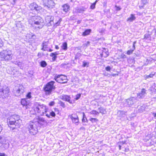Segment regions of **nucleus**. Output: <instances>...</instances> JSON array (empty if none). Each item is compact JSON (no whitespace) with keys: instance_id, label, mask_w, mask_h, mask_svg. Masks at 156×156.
I'll return each instance as SVG.
<instances>
[{"instance_id":"nucleus-1","label":"nucleus","mask_w":156,"mask_h":156,"mask_svg":"<svg viewBox=\"0 0 156 156\" xmlns=\"http://www.w3.org/2000/svg\"><path fill=\"white\" fill-rule=\"evenodd\" d=\"M29 23L36 28L41 29L44 25L43 19L39 16L31 17L28 20Z\"/></svg>"},{"instance_id":"nucleus-2","label":"nucleus","mask_w":156,"mask_h":156,"mask_svg":"<svg viewBox=\"0 0 156 156\" xmlns=\"http://www.w3.org/2000/svg\"><path fill=\"white\" fill-rule=\"evenodd\" d=\"M22 120L20 116L16 115H13L8 119L7 122L8 125L12 126V129L19 128L21 125ZM12 127V126H10Z\"/></svg>"},{"instance_id":"nucleus-3","label":"nucleus","mask_w":156,"mask_h":156,"mask_svg":"<svg viewBox=\"0 0 156 156\" xmlns=\"http://www.w3.org/2000/svg\"><path fill=\"white\" fill-rule=\"evenodd\" d=\"M13 55L9 49L3 50L0 52V58L2 61H8L12 59Z\"/></svg>"},{"instance_id":"nucleus-4","label":"nucleus","mask_w":156,"mask_h":156,"mask_svg":"<svg viewBox=\"0 0 156 156\" xmlns=\"http://www.w3.org/2000/svg\"><path fill=\"white\" fill-rule=\"evenodd\" d=\"M34 108L35 111L39 113L41 115H44V114H45V113L47 111L46 106L45 105H41L40 103L38 102L34 103Z\"/></svg>"},{"instance_id":"nucleus-5","label":"nucleus","mask_w":156,"mask_h":156,"mask_svg":"<svg viewBox=\"0 0 156 156\" xmlns=\"http://www.w3.org/2000/svg\"><path fill=\"white\" fill-rule=\"evenodd\" d=\"M54 16H47L45 17V20L48 27L53 25V27H55L59 25L62 21V19L61 18L59 19L57 22L55 23L54 22Z\"/></svg>"},{"instance_id":"nucleus-6","label":"nucleus","mask_w":156,"mask_h":156,"mask_svg":"<svg viewBox=\"0 0 156 156\" xmlns=\"http://www.w3.org/2000/svg\"><path fill=\"white\" fill-rule=\"evenodd\" d=\"M55 83L53 81H51L44 87L43 89L46 94L50 95L51 94L52 91L55 89V87L54 85Z\"/></svg>"},{"instance_id":"nucleus-7","label":"nucleus","mask_w":156,"mask_h":156,"mask_svg":"<svg viewBox=\"0 0 156 156\" xmlns=\"http://www.w3.org/2000/svg\"><path fill=\"white\" fill-rule=\"evenodd\" d=\"M37 126L33 121H30L27 126L29 133L32 135H36L38 132Z\"/></svg>"},{"instance_id":"nucleus-8","label":"nucleus","mask_w":156,"mask_h":156,"mask_svg":"<svg viewBox=\"0 0 156 156\" xmlns=\"http://www.w3.org/2000/svg\"><path fill=\"white\" fill-rule=\"evenodd\" d=\"M34 121L37 126L40 125L41 126H45L47 124V122L45 119L40 116H38L35 119Z\"/></svg>"},{"instance_id":"nucleus-9","label":"nucleus","mask_w":156,"mask_h":156,"mask_svg":"<svg viewBox=\"0 0 156 156\" xmlns=\"http://www.w3.org/2000/svg\"><path fill=\"white\" fill-rule=\"evenodd\" d=\"M24 88L22 85H19V87H15L14 90V94L16 96H20L24 92Z\"/></svg>"},{"instance_id":"nucleus-10","label":"nucleus","mask_w":156,"mask_h":156,"mask_svg":"<svg viewBox=\"0 0 156 156\" xmlns=\"http://www.w3.org/2000/svg\"><path fill=\"white\" fill-rule=\"evenodd\" d=\"M43 4L45 7L51 9L54 7L55 3L52 0H43Z\"/></svg>"},{"instance_id":"nucleus-11","label":"nucleus","mask_w":156,"mask_h":156,"mask_svg":"<svg viewBox=\"0 0 156 156\" xmlns=\"http://www.w3.org/2000/svg\"><path fill=\"white\" fill-rule=\"evenodd\" d=\"M60 98L61 99L64 101L68 102L71 104L74 103L75 102L74 100H71V98L69 95L65 94L63 95L60 96Z\"/></svg>"},{"instance_id":"nucleus-12","label":"nucleus","mask_w":156,"mask_h":156,"mask_svg":"<svg viewBox=\"0 0 156 156\" xmlns=\"http://www.w3.org/2000/svg\"><path fill=\"white\" fill-rule=\"evenodd\" d=\"M29 7L31 10H35L38 12H40V10L42 9L41 6H38L36 3L34 2L30 4Z\"/></svg>"},{"instance_id":"nucleus-13","label":"nucleus","mask_w":156,"mask_h":156,"mask_svg":"<svg viewBox=\"0 0 156 156\" xmlns=\"http://www.w3.org/2000/svg\"><path fill=\"white\" fill-rule=\"evenodd\" d=\"M0 93L3 94V98H6L8 96L9 92V89L8 87H5L0 89Z\"/></svg>"},{"instance_id":"nucleus-14","label":"nucleus","mask_w":156,"mask_h":156,"mask_svg":"<svg viewBox=\"0 0 156 156\" xmlns=\"http://www.w3.org/2000/svg\"><path fill=\"white\" fill-rule=\"evenodd\" d=\"M65 78H67V77L66 76H63L62 75H56L55 76L54 79L57 82L61 83H63L62 81Z\"/></svg>"},{"instance_id":"nucleus-15","label":"nucleus","mask_w":156,"mask_h":156,"mask_svg":"<svg viewBox=\"0 0 156 156\" xmlns=\"http://www.w3.org/2000/svg\"><path fill=\"white\" fill-rule=\"evenodd\" d=\"M87 8L85 6H78L75 8V12L77 13H83L86 10Z\"/></svg>"},{"instance_id":"nucleus-16","label":"nucleus","mask_w":156,"mask_h":156,"mask_svg":"<svg viewBox=\"0 0 156 156\" xmlns=\"http://www.w3.org/2000/svg\"><path fill=\"white\" fill-rule=\"evenodd\" d=\"M134 99V98L132 97L126 99L124 102V105L126 107H130L134 104L133 101Z\"/></svg>"},{"instance_id":"nucleus-17","label":"nucleus","mask_w":156,"mask_h":156,"mask_svg":"<svg viewBox=\"0 0 156 156\" xmlns=\"http://www.w3.org/2000/svg\"><path fill=\"white\" fill-rule=\"evenodd\" d=\"M72 119L73 122L75 124L78 123L79 122V118L78 116L75 114H72L69 116Z\"/></svg>"},{"instance_id":"nucleus-18","label":"nucleus","mask_w":156,"mask_h":156,"mask_svg":"<svg viewBox=\"0 0 156 156\" xmlns=\"http://www.w3.org/2000/svg\"><path fill=\"white\" fill-rule=\"evenodd\" d=\"M146 90L145 89H142L141 92L137 94V98L140 99L144 98L146 94Z\"/></svg>"},{"instance_id":"nucleus-19","label":"nucleus","mask_w":156,"mask_h":156,"mask_svg":"<svg viewBox=\"0 0 156 156\" xmlns=\"http://www.w3.org/2000/svg\"><path fill=\"white\" fill-rule=\"evenodd\" d=\"M45 115L48 118H52V117H55V114L54 112L53 111L51 112H48L45 113Z\"/></svg>"},{"instance_id":"nucleus-20","label":"nucleus","mask_w":156,"mask_h":156,"mask_svg":"<svg viewBox=\"0 0 156 156\" xmlns=\"http://www.w3.org/2000/svg\"><path fill=\"white\" fill-rule=\"evenodd\" d=\"M58 52L56 51L54 53H51L50 54V56L52 57V60L53 61H55L56 60L57 56V55H58Z\"/></svg>"},{"instance_id":"nucleus-21","label":"nucleus","mask_w":156,"mask_h":156,"mask_svg":"<svg viewBox=\"0 0 156 156\" xmlns=\"http://www.w3.org/2000/svg\"><path fill=\"white\" fill-rule=\"evenodd\" d=\"M136 41H134L133 42V46L132 48L129 50H128L127 52V54L128 55H130L133 53V51L135 49V44L136 43Z\"/></svg>"},{"instance_id":"nucleus-22","label":"nucleus","mask_w":156,"mask_h":156,"mask_svg":"<svg viewBox=\"0 0 156 156\" xmlns=\"http://www.w3.org/2000/svg\"><path fill=\"white\" fill-rule=\"evenodd\" d=\"M69 6L68 4L64 5L62 6L63 11L66 12H68L69 10Z\"/></svg>"},{"instance_id":"nucleus-23","label":"nucleus","mask_w":156,"mask_h":156,"mask_svg":"<svg viewBox=\"0 0 156 156\" xmlns=\"http://www.w3.org/2000/svg\"><path fill=\"white\" fill-rule=\"evenodd\" d=\"M109 53L108 50L105 49H104V51H103L101 54V57H104V58H106L109 55Z\"/></svg>"},{"instance_id":"nucleus-24","label":"nucleus","mask_w":156,"mask_h":156,"mask_svg":"<svg viewBox=\"0 0 156 156\" xmlns=\"http://www.w3.org/2000/svg\"><path fill=\"white\" fill-rule=\"evenodd\" d=\"M47 46L48 43L45 41H44L42 44V48L41 49V50L44 51H48Z\"/></svg>"},{"instance_id":"nucleus-25","label":"nucleus","mask_w":156,"mask_h":156,"mask_svg":"<svg viewBox=\"0 0 156 156\" xmlns=\"http://www.w3.org/2000/svg\"><path fill=\"white\" fill-rule=\"evenodd\" d=\"M137 108H138V112H142L144 111L145 108V105H143L141 106H138Z\"/></svg>"},{"instance_id":"nucleus-26","label":"nucleus","mask_w":156,"mask_h":156,"mask_svg":"<svg viewBox=\"0 0 156 156\" xmlns=\"http://www.w3.org/2000/svg\"><path fill=\"white\" fill-rule=\"evenodd\" d=\"M136 19V17H135L134 15L131 14L130 17L127 19V21L131 22L135 20Z\"/></svg>"},{"instance_id":"nucleus-27","label":"nucleus","mask_w":156,"mask_h":156,"mask_svg":"<svg viewBox=\"0 0 156 156\" xmlns=\"http://www.w3.org/2000/svg\"><path fill=\"white\" fill-rule=\"evenodd\" d=\"M91 31V30L90 29H86L83 33L82 35L84 36H87L89 35Z\"/></svg>"},{"instance_id":"nucleus-28","label":"nucleus","mask_w":156,"mask_h":156,"mask_svg":"<svg viewBox=\"0 0 156 156\" xmlns=\"http://www.w3.org/2000/svg\"><path fill=\"white\" fill-rule=\"evenodd\" d=\"M125 112L120 110L118 111L117 113V115L119 116L122 117H123L125 116Z\"/></svg>"},{"instance_id":"nucleus-29","label":"nucleus","mask_w":156,"mask_h":156,"mask_svg":"<svg viewBox=\"0 0 156 156\" xmlns=\"http://www.w3.org/2000/svg\"><path fill=\"white\" fill-rule=\"evenodd\" d=\"M98 110L99 111V112L101 113L102 114H105V112H106L105 109L102 107H100V108H98Z\"/></svg>"},{"instance_id":"nucleus-30","label":"nucleus","mask_w":156,"mask_h":156,"mask_svg":"<svg viewBox=\"0 0 156 156\" xmlns=\"http://www.w3.org/2000/svg\"><path fill=\"white\" fill-rule=\"evenodd\" d=\"M62 48L65 50H66L67 49V44L66 42H64L62 44Z\"/></svg>"},{"instance_id":"nucleus-31","label":"nucleus","mask_w":156,"mask_h":156,"mask_svg":"<svg viewBox=\"0 0 156 156\" xmlns=\"http://www.w3.org/2000/svg\"><path fill=\"white\" fill-rule=\"evenodd\" d=\"M40 65L42 67H44L47 65L46 62L44 61H42L40 62Z\"/></svg>"},{"instance_id":"nucleus-32","label":"nucleus","mask_w":156,"mask_h":156,"mask_svg":"<svg viewBox=\"0 0 156 156\" xmlns=\"http://www.w3.org/2000/svg\"><path fill=\"white\" fill-rule=\"evenodd\" d=\"M58 104L63 108H65L66 107L65 103L61 101H59L58 102Z\"/></svg>"},{"instance_id":"nucleus-33","label":"nucleus","mask_w":156,"mask_h":156,"mask_svg":"<svg viewBox=\"0 0 156 156\" xmlns=\"http://www.w3.org/2000/svg\"><path fill=\"white\" fill-rule=\"evenodd\" d=\"M99 112L95 110H93L90 112V114H91L95 115H99Z\"/></svg>"},{"instance_id":"nucleus-34","label":"nucleus","mask_w":156,"mask_h":156,"mask_svg":"<svg viewBox=\"0 0 156 156\" xmlns=\"http://www.w3.org/2000/svg\"><path fill=\"white\" fill-rule=\"evenodd\" d=\"M21 104L23 105H26L27 104V102L25 99H22L21 101Z\"/></svg>"},{"instance_id":"nucleus-35","label":"nucleus","mask_w":156,"mask_h":156,"mask_svg":"<svg viewBox=\"0 0 156 156\" xmlns=\"http://www.w3.org/2000/svg\"><path fill=\"white\" fill-rule=\"evenodd\" d=\"M89 120L92 123L96 122L98 121V119L96 118H91Z\"/></svg>"},{"instance_id":"nucleus-36","label":"nucleus","mask_w":156,"mask_h":156,"mask_svg":"<svg viewBox=\"0 0 156 156\" xmlns=\"http://www.w3.org/2000/svg\"><path fill=\"white\" fill-rule=\"evenodd\" d=\"M97 2V1L96 0L93 3L91 4V5L90 6V8L91 9H94L95 8V5H96V4Z\"/></svg>"},{"instance_id":"nucleus-37","label":"nucleus","mask_w":156,"mask_h":156,"mask_svg":"<svg viewBox=\"0 0 156 156\" xmlns=\"http://www.w3.org/2000/svg\"><path fill=\"white\" fill-rule=\"evenodd\" d=\"M89 62H86L85 61H83V62L82 66L83 67H85L86 66L88 67L89 66Z\"/></svg>"},{"instance_id":"nucleus-38","label":"nucleus","mask_w":156,"mask_h":156,"mask_svg":"<svg viewBox=\"0 0 156 156\" xmlns=\"http://www.w3.org/2000/svg\"><path fill=\"white\" fill-rule=\"evenodd\" d=\"M81 96V94H77L76 96V97L74 98V100L75 99L76 100H78L80 97Z\"/></svg>"},{"instance_id":"nucleus-39","label":"nucleus","mask_w":156,"mask_h":156,"mask_svg":"<svg viewBox=\"0 0 156 156\" xmlns=\"http://www.w3.org/2000/svg\"><path fill=\"white\" fill-rule=\"evenodd\" d=\"M31 92H29L26 95V97L27 98L30 99L31 98Z\"/></svg>"},{"instance_id":"nucleus-40","label":"nucleus","mask_w":156,"mask_h":156,"mask_svg":"<svg viewBox=\"0 0 156 156\" xmlns=\"http://www.w3.org/2000/svg\"><path fill=\"white\" fill-rule=\"evenodd\" d=\"M4 138L2 136H0V147L3 145V141Z\"/></svg>"},{"instance_id":"nucleus-41","label":"nucleus","mask_w":156,"mask_h":156,"mask_svg":"<svg viewBox=\"0 0 156 156\" xmlns=\"http://www.w3.org/2000/svg\"><path fill=\"white\" fill-rule=\"evenodd\" d=\"M44 55V54L43 52H39L37 55V56L39 58H40Z\"/></svg>"},{"instance_id":"nucleus-42","label":"nucleus","mask_w":156,"mask_h":156,"mask_svg":"<svg viewBox=\"0 0 156 156\" xmlns=\"http://www.w3.org/2000/svg\"><path fill=\"white\" fill-rule=\"evenodd\" d=\"M55 104V102L54 101H52L49 102V105L50 106H53Z\"/></svg>"},{"instance_id":"nucleus-43","label":"nucleus","mask_w":156,"mask_h":156,"mask_svg":"<svg viewBox=\"0 0 156 156\" xmlns=\"http://www.w3.org/2000/svg\"><path fill=\"white\" fill-rule=\"evenodd\" d=\"M82 122H86L87 123L88 122V120L87 119V118H83L82 119Z\"/></svg>"},{"instance_id":"nucleus-44","label":"nucleus","mask_w":156,"mask_h":156,"mask_svg":"<svg viewBox=\"0 0 156 156\" xmlns=\"http://www.w3.org/2000/svg\"><path fill=\"white\" fill-rule=\"evenodd\" d=\"M105 69L106 71H110V70L111 69V68L109 66H108L105 68Z\"/></svg>"},{"instance_id":"nucleus-45","label":"nucleus","mask_w":156,"mask_h":156,"mask_svg":"<svg viewBox=\"0 0 156 156\" xmlns=\"http://www.w3.org/2000/svg\"><path fill=\"white\" fill-rule=\"evenodd\" d=\"M154 76V74H150L149 75H147L146 76V78H151L153 77Z\"/></svg>"},{"instance_id":"nucleus-46","label":"nucleus","mask_w":156,"mask_h":156,"mask_svg":"<svg viewBox=\"0 0 156 156\" xmlns=\"http://www.w3.org/2000/svg\"><path fill=\"white\" fill-rule=\"evenodd\" d=\"M3 46V42L1 38H0V48Z\"/></svg>"},{"instance_id":"nucleus-47","label":"nucleus","mask_w":156,"mask_h":156,"mask_svg":"<svg viewBox=\"0 0 156 156\" xmlns=\"http://www.w3.org/2000/svg\"><path fill=\"white\" fill-rule=\"evenodd\" d=\"M151 113L154 118L156 119V112H151Z\"/></svg>"},{"instance_id":"nucleus-48","label":"nucleus","mask_w":156,"mask_h":156,"mask_svg":"<svg viewBox=\"0 0 156 156\" xmlns=\"http://www.w3.org/2000/svg\"><path fill=\"white\" fill-rule=\"evenodd\" d=\"M115 7L116 8V10L119 11L121 10V9L117 5H115Z\"/></svg>"},{"instance_id":"nucleus-49","label":"nucleus","mask_w":156,"mask_h":156,"mask_svg":"<svg viewBox=\"0 0 156 156\" xmlns=\"http://www.w3.org/2000/svg\"><path fill=\"white\" fill-rule=\"evenodd\" d=\"M63 83H66L67 82V78H65L63 81H62Z\"/></svg>"},{"instance_id":"nucleus-50","label":"nucleus","mask_w":156,"mask_h":156,"mask_svg":"<svg viewBox=\"0 0 156 156\" xmlns=\"http://www.w3.org/2000/svg\"><path fill=\"white\" fill-rule=\"evenodd\" d=\"M125 143H126V142L125 141H123L122 142H119V144H120L121 145H122L124 144H125Z\"/></svg>"},{"instance_id":"nucleus-51","label":"nucleus","mask_w":156,"mask_h":156,"mask_svg":"<svg viewBox=\"0 0 156 156\" xmlns=\"http://www.w3.org/2000/svg\"><path fill=\"white\" fill-rule=\"evenodd\" d=\"M0 156H7L6 154L4 153H0Z\"/></svg>"},{"instance_id":"nucleus-52","label":"nucleus","mask_w":156,"mask_h":156,"mask_svg":"<svg viewBox=\"0 0 156 156\" xmlns=\"http://www.w3.org/2000/svg\"><path fill=\"white\" fill-rule=\"evenodd\" d=\"M67 65V64H66V63H62V64H61V67H63L64 66L66 65Z\"/></svg>"},{"instance_id":"nucleus-53","label":"nucleus","mask_w":156,"mask_h":156,"mask_svg":"<svg viewBox=\"0 0 156 156\" xmlns=\"http://www.w3.org/2000/svg\"><path fill=\"white\" fill-rule=\"evenodd\" d=\"M86 118V117L85 115V113L84 112H83V118Z\"/></svg>"},{"instance_id":"nucleus-54","label":"nucleus","mask_w":156,"mask_h":156,"mask_svg":"<svg viewBox=\"0 0 156 156\" xmlns=\"http://www.w3.org/2000/svg\"><path fill=\"white\" fill-rule=\"evenodd\" d=\"M118 74H112V76H118Z\"/></svg>"},{"instance_id":"nucleus-55","label":"nucleus","mask_w":156,"mask_h":156,"mask_svg":"<svg viewBox=\"0 0 156 156\" xmlns=\"http://www.w3.org/2000/svg\"><path fill=\"white\" fill-rule=\"evenodd\" d=\"M119 150H120L121 149V144H119Z\"/></svg>"},{"instance_id":"nucleus-56","label":"nucleus","mask_w":156,"mask_h":156,"mask_svg":"<svg viewBox=\"0 0 156 156\" xmlns=\"http://www.w3.org/2000/svg\"><path fill=\"white\" fill-rule=\"evenodd\" d=\"M2 127L1 126V125H0V133L2 131Z\"/></svg>"},{"instance_id":"nucleus-57","label":"nucleus","mask_w":156,"mask_h":156,"mask_svg":"<svg viewBox=\"0 0 156 156\" xmlns=\"http://www.w3.org/2000/svg\"><path fill=\"white\" fill-rule=\"evenodd\" d=\"M55 48L56 49H59V47L58 45H55Z\"/></svg>"},{"instance_id":"nucleus-58","label":"nucleus","mask_w":156,"mask_h":156,"mask_svg":"<svg viewBox=\"0 0 156 156\" xmlns=\"http://www.w3.org/2000/svg\"><path fill=\"white\" fill-rule=\"evenodd\" d=\"M53 51V50L52 49H51L50 48L49 49V50H48V51H50V52H51L52 51Z\"/></svg>"},{"instance_id":"nucleus-59","label":"nucleus","mask_w":156,"mask_h":156,"mask_svg":"<svg viewBox=\"0 0 156 156\" xmlns=\"http://www.w3.org/2000/svg\"><path fill=\"white\" fill-rule=\"evenodd\" d=\"M90 44V42L89 41H88L87 42V45H88Z\"/></svg>"},{"instance_id":"nucleus-60","label":"nucleus","mask_w":156,"mask_h":156,"mask_svg":"<svg viewBox=\"0 0 156 156\" xmlns=\"http://www.w3.org/2000/svg\"><path fill=\"white\" fill-rule=\"evenodd\" d=\"M81 22V21L80 20H78V21H77V23L78 24H79Z\"/></svg>"},{"instance_id":"nucleus-61","label":"nucleus","mask_w":156,"mask_h":156,"mask_svg":"<svg viewBox=\"0 0 156 156\" xmlns=\"http://www.w3.org/2000/svg\"><path fill=\"white\" fill-rule=\"evenodd\" d=\"M55 111H58V109L57 108H55Z\"/></svg>"},{"instance_id":"nucleus-62","label":"nucleus","mask_w":156,"mask_h":156,"mask_svg":"<svg viewBox=\"0 0 156 156\" xmlns=\"http://www.w3.org/2000/svg\"><path fill=\"white\" fill-rule=\"evenodd\" d=\"M144 37H145V38L146 37V35H144Z\"/></svg>"},{"instance_id":"nucleus-63","label":"nucleus","mask_w":156,"mask_h":156,"mask_svg":"<svg viewBox=\"0 0 156 156\" xmlns=\"http://www.w3.org/2000/svg\"><path fill=\"white\" fill-rule=\"evenodd\" d=\"M125 150L126 151H127V150H126V149H125Z\"/></svg>"},{"instance_id":"nucleus-64","label":"nucleus","mask_w":156,"mask_h":156,"mask_svg":"<svg viewBox=\"0 0 156 156\" xmlns=\"http://www.w3.org/2000/svg\"><path fill=\"white\" fill-rule=\"evenodd\" d=\"M84 125H87V124H84Z\"/></svg>"}]
</instances>
